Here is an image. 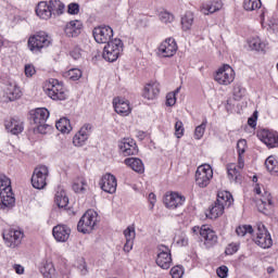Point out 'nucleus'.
Wrapping results in <instances>:
<instances>
[{"instance_id": "obj_1", "label": "nucleus", "mask_w": 278, "mask_h": 278, "mask_svg": "<svg viewBox=\"0 0 278 278\" xmlns=\"http://www.w3.org/2000/svg\"><path fill=\"white\" fill-rule=\"evenodd\" d=\"M15 203L12 180L4 174H0V210H12Z\"/></svg>"}, {"instance_id": "obj_2", "label": "nucleus", "mask_w": 278, "mask_h": 278, "mask_svg": "<svg viewBox=\"0 0 278 278\" xmlns=\"http://www.w3.org/2000/svg\"><path fill=\"white\" fill-rule=\"evenodd\" d=\"M51 47V36L47 31L40 30L30 35L27 40V48L31 53H42V49Z\"/></svg>"}, {"instance_id": "obj_3", "label": "nucleus", "mask_w": 278, "mask_h": 278, "mask_svg": "<svg viewBox=\"0 0 278 278\" xmlns=\"http://www.w3.org/2000/svg\"><path fill=\"white\" fill-rule=\"evenodd\" d=\"M45 92L52 101H66L68 99L64 83L55 78H50L46 83Z\"/></svg>"}, {"instance_id": "obj_4", "label": "nucleus", "mask_w": 278, "mask_h": 278, "mask_svg": "<svg viewBox=\"0 0 278 278\" xmlns=\"http://www.w3.org/2000/svg\"><path fill=\"white\" fill-rule=\"evenodd\" d=\"M97 223H99V213L94 210H88L80 217L77 224V231L79 233H92L94 227H97Z\"/></svg>"}, {"instance_id": "obj_5", "label": "nucleus", "mask_w": 278, "mask_h": 278, "mask_svg": "<svg viewBox=\"0 0 278 278\" xmlns=\"http://www.w3.org/2000/svg\"><path fill=\"white\" fill-rule=\"evenodd\" d=\"M124 48L125 43H123V40L118 38L112 39L104 47L102 56L106 62H116L121 58Z\"/></svg>"}, {"instance_id": "obj_6", "label": "nucleus", "mask_w": 278, "mask_h": 278, "mask_svg": "<svg viewBox=\"0 0 278 278\" xmlns=\"http://www.w3.org/2000/svg\"><path fill=\"white\" fill-rule=\"evenodd\" d=\"M49 177V167L47 165H38L35 167L30 184L35 190H45L47 188V179Z\"/></svg>"}, {"instance_id": "obj_7", "label": "nucleus", "mask_w": 278, "mask_h": 278, "mask_svg": "<svg viewBox=\"0 0 278 278\" xmlns=\"http://www.w3.org/2000/svg\"><path fill=\"white\" fill-rule=\"evenodd\" d=\"M253 242L261 249H270L273 247V236H270V231H268L264 224L257 225Z\"/></svg>"}, {"instance_id": "obj_8", "label": "nucleus", "mask_w": 278, "mask_h": 278, "mask_svg": "<svg viewBox=\"0 0 278 278\" xmlns=\"http://www.w3.org/2000/svg\"><path fill=\"white\" fill-rule=\"evenodd\" d=\"M214 178V170L208 164L201 165L195 172V185L199 188H207Z\"/></svg>"}, {"instance_id": "obj_9", "label": "nucleus", "mask_w": 278, "mask_h": 278, "mask_svg": "<svg viewBox=\"0 0 278 278\" xmlns=\"http://www.w3.org/2000/svg\"><path fill=\"white\" fill-rule=\"evenodd\" d=\"M256 137L267 149H278V132L268 128L256 130Z\"/></svg>"}, {"instance_id": "obj_10", "label": "nucleus", "mask_w": 278, "mask_h": 278, "mask_svg": "<svg viewBox=\"0 0 278 278\" xmlns=\"http://www.w3.org/2000/svg\"><path fill=\"white\" fill-rule=\"evenodd\" d=\"M23 236H25L23 231L16 230L14 228L5 229L2 232L4 244H7L9 249H16L21 247V242H23Z\"/></svg>"}, {"instance_id": "obj_11", "label": "nucleus", "mask_w": 278, "mask_h": 278, "mask_svg": "<svg viewBox=\"0 0 278 278\" xmlns=\"http://www.w3.org/2000/svg\"><path fill=\"white\" fill-rule=\"evenodd\" d=\"M156 265L163 270H168L170 266H173V255L170 254V249L167 245L160 244L157 247V255H156Z\"/></svg>"}, {"instance_id": "obj_12", "label": "nucleus", "mask_w": 278, "mask_h": 278, "mask_svg": "<svg viewBox=\"0 0 278 278\" xmlns=\"http://www.w3.org/2000/svg\"><path fill=\"white\" fill-rule=\"evenodd\" d=\"M233 79H236V72H233V68L229 64H225L217 70L215 81L220 84V86H229V84L233 83Z\"/></svg>"}, {"instance_id": "obj_13", "label": "nucleus", "mask_w": 278, "mask_h": 278, "mask_svg": "<svg viewBox=\"0 0 278 278\" xmlns=\"http://www.w3.org/2000/svg\"><path fill=\"white\" fill-rule=\"evenodd\" d=\"M92 36L98 45H108V42H112L114 29L110 26H98L93 28Z\"/></svg>"}, {"instance_id": "obj_14", "label": "nucleus", "mask_w": 278, "mask_h": 278, "mask_svg": "<svg viewBox=\"0 0 278 278\" xmlns=\"http://www.w3.org/2000/svg\"><path fill=\"white\" fill-rule=\"evenodd\" d=\"M177 41L175 38H166L157 48L159 58H173L177 53Z\"/></svg>"}, {"instance_id": "obj_15", "label": "nucleus", "mask_w": 278, "mask_h": 278, "mask_svg": "<svg viewBox=\"0 0 278 278\" xmlns=\"http://www.w3.org/2000/svg\"><path fill=\"white\" fill-rule=\"evenodd\" d=\"M163 203L168 210H177L186 203V197L179 194V192H167L163 198Z\"/></svg>"}, {"instance_id": "obj_16", "label": "nucleus", "mask_w": 278, "mask_h": 278, "mask_svg": "<svg viewBox=\"0 0 278 278\" xmlns=\"http://www.w3.org/2000/svg\"><path fill=\"white\" fill-rule=\"evenodd\" d=\"M118 149L124 157H129V155H138V143L131 138H124L118 141Z\"/></svg>"}, {"instance_id": "obj_17", "label": "nucleus", "mask_w": 278, "mask_h": 278, "mask_svg": "<svg viewBox=\"0 0 278 278\" xmlns=\"http://www.w3.org/2000/svg\"><path fill=\"white\" fill-rule=\"evenodd\" d=\"M99 186L103 192H106L108 194H114L116 192L118 181L116 180V176L108 173L102 176Z\"/></svg>"}, {"instance_id": "obj_18", "label": "nucleus", "mask_w": 278, "mask_h": 278, "mask_svg": "<svg viewBox=\"0 0 278 278\" xmlns=\"http://www.w3.org/2000/svg\"><path fill=\"white\" fill-rule=\"evenodd\" d=\"M200 236L203 238L206 249H212V247H216V244H218V235H216V231L206 225L201 227Z\"/></svg>"}, {"instance_id": "obj_19", "label": "nucleus", "mask_w": 278, "mask_h": 278, "mask_svg": "<svg viewBox=\"0 0 278 278\" xmlns=\"http://www.w3.org/2000/svg\"><path fill=\"white\" fill-rule=\"evenodd\" d=\"M92 134V124H85L73 137L74 147H84Z\"/></svg>"}, {"instance_id": "obj_20", "label": "nucleus", "mask_w": 278, "mask_h": 278, "mask_svg": "<svg viewBox=\"0 0 278 278\" xmlns=\"http://www.w3.org/2000/svg\"><path fill=\"white\" fill-rule=\"evenodd\" d=\"M52 236L56 242H68L71 238V227H68V225L59 224L53 227Z\"/></svg>"}, {"instance_id": "obj_21", "label": "nucleus", "mask_w": 278, "mask_h": 278, "mask_svg": "<svg viewBox=\"0 0 278 278\" xmlns=\"http://www.w3.org/2000/svg\"><path fill=\"white\" fill-rule=\"evenodd\" d=\"M113 108L116 114L119 116H129V114H131V105L129 104V100L115 98L113 100Z\"/></svg>"}, {"instance_id": "obj_22", "label": "nucleus", "mask_w": 278, "mask_h": 278, "mask_svg": "<svg viewBox=\"0 0 278 278\" xmlns=\"http://www.w3.org/2000/svg\"><path fill=\"white\" fill-rule=\"evenodd\" d=\"M142 97L148 101H154V99H157V97H160V83L157 81L148 83L143 88Z\"/></svg>"}, {"instance_id": "obj_23", "label": "nucleus", "mask_w": 278, "mask_h": 278, "mask_svg": "<svg viewBox=\"0 0 278 278\" xmlns=\"http://www.w3.org/2000/svg\"><path fill=\"white\" fill-rule=\"evenodd\" d=\"M49 110L46 108L35 109L30 111V121L33 125H45L49 118Z\"/></svg>"}, {"instance_id": "obj_24", "label": "nucleus", "mask_w": 278, "mask_h": 278, "mask_svg": "<svg viewBox=\"0 0 278 278\" xmlns=\"http://www.w3.org/2000/svg\"><path fill=\"white\" fill-rule=\"evenodd\" d=\"M5 129L10 131L13 136H18L23 134V122L18 117H10L4 122Z\"/></svg>"}, {"instance_id": "obj_25", "label": "nucleus", "mask_w": 278, "mask_h": 278, "mask_svg": "<svg viewBox=\"0 0 278 278\" xmlns=\"http://www.w3.org/2000/svg\"><path fill=\"white\" fill-rule=\"evenodd\" d=\"M84 24L80 21L74 20L65 25L64 31L67 38H77L81 34Z\"/></svg>"}, {"instance_id": "obj_26", "label": "nucleus", "mask_w": 278, "mask_h": 278, "mask_svg": "<svg viewBox=\"0 0 278 278\" xmlns=\"http://www.w3.org/2000/svg\"><path fill=\"white\" fill-rule=\"evenodd\" d=\"M243 10H245L247 12L260 10V18L261 21H264L266 9L262 8V0H244Z\"/></svg>"}, {"instance_id": "obj_27", "label": "nucleus", "mask_w": 278, "mask_h": 278, "mask_svg": "<svg viewBox=\"0 0 278 278\" xmlns=\"http://www.w3.org/2000/svg\"><path fill=\"white\" fill-rule=\"evenodd\" d=\"M35 12L36 15L42 21H49V18L53 16L47 1H40L36 7Z\"/></svg>"}, {"instance_id": "obj_28", "label": "nucleus", "mask_w": 278, "mask_h": 278, "mask_svg": "<svg viewBox=\"0 0 278 278\" xmlns=\"http://www.w3.org/2000/svg\"><path fill=\"white\" fill-rule=\"evenodd\" d=\"M215 202L223 205L224 210L229 208L233 205V195L229 191H218Z\"/></svg>"}, {"instance_id": "obj_29", "label": "nucleus", "mask_w": 278, "mask_h": 278, "mask_svg": "<svg viewBox=\"0 0 278 278\" xmlns=\"http://www.w3.org/2000/svg\"><path fill=\"white\" fill-rule=\"evenodd\" d=\"M228 179L230 181H235V184H242V173L240 168L236 166V163H229L226 166Z\"/></svg>"}, {"instance_id": "obj_30", "label": "nucleus", "mask_w": 278, "mask_h": 278, "mask_svg": "<svg viewBox=\"0 0 278 278\" xmlns=\"http://www.w3.org/2000/svg\"><path fill=\"white\" fill-rule=\"evenodd\" d=\"M225 214V208L223 204H218L217 201H215L213 204L210 205L208 210L206 211V218H210L211 220H216V218H220Z\"/></svg>"}, {"instance_id": "obj_31", "label": "nucleus", "mask_w": 278, "mask_h": 278, "mask_svg": "<svg viewBox=\"0 0 278 278\" xmlns=\"http://www.w3.org/2000/svg\"><path fill=\"white\" fill-rule=\"evenodd\" d=\"M124 164L139 175H142V173H144V163H142V160H140L139 157H127L124 160Z\"/></svg>"}, {"instance_id": "obj_32", "label": "nucleus", "mask_w": 278, "mask_h": 278, "mask_svg": "<svg viewBox=\"0 0 278 278\" xmlns=\"http://www.w3.org/2000/svg\"><path fill=\"white\" fill-rule=\"evenodd\" d=\"M5 94L9 101H16L20 97H23V91H21V87H18L16 83H9L7 86Z\"/></svg>"}, {"instance_id": "obj_33", "label": "nucleus", "mask_w": 278, "mask_h": 278, "mask_svg": "<svg viewBox=\"0 0 278 278\" xmlns=\"http://www.w3.org/2000/svg\"><path fill=\"white\" fill-rule=\"evenodd\" d=\"M54 203L60 210H64L68 205V197L64 189L59 188L54 195Z\"/></svg>"}, {"instance_id": "obj_34", "label": "nucleus", "mask_w": 278, "mask_h": 278, "mask_svg": "<svg viewBox=\"0 0 278 278\" xmlns=\"http://www.w3.org/2000/svg\"><path fill=\"white\" fill-rule=\"evenodd\" d=\"M48 7L50 8V12L53 16H62L64 14V3L60 0H49Z\"/></svg>"}, {"instance_id": "obj_35", "label": "nucleus", "mask_w": 278, "mask_h": 278, "mask_svg": "<svg viewBox=\"0 0 278 278\" xmlns=\"http://www.w3.org/2000/svg\"><path fill=\"white\" fill-rule=\"evenodd\" d=\"M249 47L252 51H257V53H266V42L262 41L260 37H252L249 40Z\"/></svg>"}, {"instance_id": "obj_36", "label": "nucleus", "mask_w": 278, "mask_h": 278, "mask_svg": "<svg viewBox=\"0 0 278 278\" xmlns=\"http://www.w3.org/2000/svg\"><path fill=\"white\" fill-rule=\"evenodd\" d=\"M55 127L58 131H61V134H71L73 130V126H71V119L66 117L60 118L56 122Z\"/></svg>"}, {"instance_id": "obj_37", "label": "nucleus", "mask_w": 278, "mask_h": 278, "mask_svg": "<svg viewBox=\"0 0 278 278\" xmlns=\"http://www.w3.org/2000/svg\"><path fill=\"white\" fill-rule=\"evenodd\" d=\"M265 166L270 175L278 177V160L275 156H268L265 161Z\"/></svg>"}, {"instance_id": "obj_38", "label": "nucleus", "mask_w": 278, "mask_h": 278, "mask_svg": "<svg viewBox=\"0 0 278 278\" xmlns=\"http://www.w3.org/2000/svg\"><path fill=\"white\" fill-rule=\"evenodd\" d=\"M245 96H247V88H244L242 84L236 83L232 89V97L235 101H242V99H244Z\"/></svg>"}, {"instance_id": "obj_39", "label": "nucleus", "mask_w": 278, "mask_h": 278, "mask_svg": "<svg viewBox=\"0 0 278 278\" xmlns=\"http://www.w3.org/2000/svg\"><path fill=\"white\" fill-rule=\"evenodd\" d=\"M84 76V73L79 68H71L70 71L65 72L64 77L66 79H70L71 81H79L81 77Z\"/></svg>"}, {"instance_id": "obj_40", "label": "nucleus", "mask_w": 278, "mask_h": 278, "mask_svg": "<svg viewBox=\"0 0 278 278\" xmlns=\"http://www.w3.org/2000/svg\"><path fill=\"white\" fill-rule=\"evenodd\" d=\"M40 273L45 278H52L53 275H55V267L53 266V263L46 262L40 268Z\"/></svg>"}, {"instance_id": "obj_41", "label": "nucleus", "mask_w": 278, "mask_h": 278, "mask_svg": "<svg viewBox=\"0 0 278 278\" xmlns=\"http://www.w3.org/2000/svg\"><path fill=\"white\" fill-rule=\"evenodd\" d=\"M194 23V15L192 12H186L185 15L181 17V25L182 29L185 31H188L192 27V24Z\"/></svg>"}, {"instance_id": "obj_42", "label": "nucleus", "mask_w": 278, "mask_h": 278, "mask_svg": "<svg viewBox=\"0 0 278 278\" xmlns=\"http://www.w3.org/2000/svg\"><path fill=\"white\" fill-rule=\"evenodd\" d=\"M236 233L237 236H241V238H244L247 233H249L250 236H253V233H255V230L251 225H242L236 228Z\"/></svg>"}, {"instance_id": "obj_43", "label": "nucleus", "mask_w": 278, "mask_h": 278, "mask_svg": "<svg viewBox=\"0 0 278 278\" xmlns=\"http://www.w3.org/2000/svg\"><path fill=\"white\" fill-rule=\"evenodd\" d=\"M206 128H207V119H203L201 125L195 127V130H194L195 140H201V138H203V136L205 135Z\"/></svg>"}, {"instance_id": "obj_44", "label": "nucleus", "mask_w": 278, "mask_h": 278, "mask_svg": "<svg viewBox=\"0 0 278 278\" xmlns=\"http://www.w3.org/2000/svg\"><path fill=\"white\" fill-rule=\"evenodd\" d=\"M181 88H177L175 91L166 94V105L167 108H173L177 103V94H179Z\"/></svg>"}, {"instance_id": "obj_45", "label": "nucleus", "mask_w": 278, "mask_h": 278, "mask_svg": "<svg viewBox=\"0 0 278 278\" xmlns=\"http://www.w3.org/2000/svg\"><path fill=\"white\" fill-rule=\"evenodd\" d=\"M206 10L210 14H214V12H218L219 10H223V1L216 0L206 4Z\"/></svg>"}, {"instance_id": "obj_46", "label": "nucleus", "mask_w": 278, "mask_h": 278, "mask_svg": "<svg viewBox=\"0 0 278 278\" xmlns=\"http://www.w3.org/2000/svg\"><path fill=\"white\" fill-rule=\"evenodd\" d=\"M270 207H273V200L270 198H268L267 201L261 199V204H258V212L266 214Z\"/></svg>"}, {"instance_id": "obj_47", "label": "nucleus", "mask_w": 278, "mask_h": 278, "mask_svg": "<svg viewBox=\"0 0 278 278\" xmlns=\"http://www.w3.org/2000/svg\"><path fill=\"white\" fill-rule=\"evenodd\" d=\"M186 129L184 128V122L182 121H177L175 123V136L176 138H184V132Z\"/></svg>"}, {"instance_id": "obj_48", "label": "nucleus", "mask_w": 278, "mask_h": 278, "mask_svg": "<svg viewBox=\"0 0 278 278\" xmlns=\"http://www.w3.org/2000/svg\"><path fill=\"white\" fill-rule=\"evenodd\" d=\"M124 236L126 238V240H136V227L134 226H128L125 230H124Z\"/></svg>"}, {"instance_id": "obj_49", "label": "nucleus", "mask_w": 278, "mask_h": 278, "mask_svg": "<svg viewBox=\"0 0 278 278\" xmlns=\"http://www.w3.org/2000/svg\"><path fill=\"white\" fill-rule=\"evenodd\" d=\"M159 18H160V21H162V23H173L175 17L168 11H162L159 14Z\"/></svg>"}, {"instance_id": "obj_50", "label": "nucleus", "mask_w": 278, "mask_h": 278, "mask_svg": "<svg viewBox=\"0 0 278 278\" xmlns=\"http://www.w3.org/2000/svg\"><path fill=\"white\" fill-rule=\"evenodd\" d=\"M172 278H182L184 277V267L176 265L170 269Z\"/></svg>"}, {"instance_id": "obj_51", "label": "nucleus", "mask_w": 278, "mask_h": 278, "mask_svg": "<svg viewBox=\"0 0 278 278\" xmlns=\"http://www.w3.org/2000/svg\"><path fill=\"white\" fill-rule=\"evenodd\" d=\"M86 179H81L79 182H74L72 188L74 192H86Z\"/></svg>"}, {"instance_id": "obj_52", "label": "nucleus", "mask_w": 278, "mask_h": 278, "mask_svg": "<svg viewBox=\"0 0 278 278\" xmlns=\"http://www.w3.org/2000/svg\"><path fill=\"white\" fill-rule=\"evenodd\" d=\"M216 273L217 277L227 278L229 277V267H227L226 265H222L217 268Z\"/></svg>"}, {"instance_id": "obj_53", "label": "nucleus", "mask_w": 278, "mask_h": 278, "mask_svg": "<svg viewBox=\"0 0 278 278\" xmlns=\"http://www.w3.org/2000/svg\"><path fill=\"white\" fill-rule=\"evenodd\" d=\"M238 155H244L247 153V140L241 139L237 143Z\"/></svg>"}, {"instance_id": "obj_54", "label": "nucleus", "mask_w": 278, "mask_h": 278, "mask_svg": "<svg viewBox=\"0 0 278 278\" xmlns=\"http://www.w3.org/2000/svg\"><path fill=\"white\" fill-rule=\"evenodd\" d=\"M67 12H68V14H72V15L79 14V3H77V2L70 3L67 5Z\"/></svg>"}, {"instance_id": "obj_55", "label": "nucleus", "mask_w": 278, "mask_h": 278, "mask_svg": "<svg viewBox=\"0 0 278 278\" xmlns=\"http://www.w3.org/2000/svg\"><path fill=\"white\" fill-rule=\"evenodd\" d=\"M240 249V247L236 243H230L227 245L226 250H225V254L226 255H233L235 253H238V250Z\"/></svg>"}, {"instance_id": "obj_56", "label": "nucleus", "mask_w": 278, "mask_h": 278, "mask_svg": "<svg viewBox=\"0 0 278 278\" xmlns=\"http://www.w3.org/2000/svg\"><path fill=\"white\" fill-rule=\"evenodd\" d=\"M24 73L26 77H34V75H36V67L33 64H26Z\"/></svg>"}, {"instance_id": "obj_57", "label": "nucleus", "mask_w": 278, "mask_h": 278, "mask_svg": "<svg viewBox=\"0 0 278 278\" xmlns=\"http://www.w3.org/2000/svg\"><path fill=\"white\" fill-rule=\"evenodd\" d=\"M248 125L255 129L257 127V111H255L251 117L248 118Z\"/></svg>"}, {"instance_id": "obj_58", "label": "nucleus", "mask_w": 278, "mask_h": 278, "mask_svg": "<svg viewBox=\"0 0 278 278\" xmlns=\"http://www.w3.org/2000/svg\"><path fill=\"white\" fill-rule=\"evenodd\" d=\"M71 58H73V60H79V58H81V49L80 48H74L71 52H70Z\"/></svg>"}, {"instance_id": "obj_59", "label": "nucleus", "mask_w": 278, "mask_h": 278, "mask_svg": "<svg viewBox=\"0 0 278 278\" xmlns=\"http://www.w3.org/2000/svg\"><path fill=\"white\" fill-rule=\"evenodd\" d=\"M268 27L273 31H278V18L271 17L268 22Z\"/></svg>"}, {"instance_id": "obj_60", "label": "nucleus", "mask_w": 278, "mask_h": 278, "mask_svg": "<svg viewBox=\"0 0 278 278\" xmlns=\"http://www.w3.org/2000/svg\"><path fill=\"white\" fill-rule=\"evenodd\" d=\"M150 137L151 135L149 132L143 130H137L136 138H138L140 142H142V140H144L146 138H150Z\"/></svg>"}, {"instance_id": "obj_61", "label": "nucleus", "mask_w": 278, "mask_h": 278, "mask_svg": "<svg viewBox=\"0 0 278 278\" xmlns=\"http://www.w3.org/2000/svg\"><path fill=\"white\" fill-rule=\"evenodd\" d=\"M131 249H134V241L131 240H126V243L124 244V249L123 251L125 253H129L131 251Z\"/></svg>"}, {"instance_id": "obj_62", "label": "nucleus", "mask_w": 278, "mask_h": 278, "mask_svg": "<svg viewBox=\"0 0 278 278\" xmlns=\"http://www.w3.org/2000/svg\"><path fill=\"white\" fill-rule=\"evenodd\" d=\"M37 126V131L39 134H47V129H49V125L47 124H36Z\"/></svg>"}, {"instance_id": "obj_63", "label": "nucleus", "mask_w": 278, "mask_h": 278, "mask_svg": "<svg viewBox=\"0 0 278 278\" xmlns=\"http://www.w3.org/2000/svg\"><path fill=\"white\" fill-rule=\"evenodd\" d=\"M238 168L242 170L244 168V155H238Z\"/></svg>"}, {"instance_id": "obj_64", "label": "nucleus", "mask_w": 278, "mask_h": 278, "mask_svg": "<svg viewBox=\"0 0 278 278\" xmlns=\"http://www.w3.org/2000/svg\"><path fill=\"white\" fill-rule=\"evenodd\" d=\"M14 270L17 275H23V273H25V268L22 265H18V264L14 265Z\"/></svg>"}]
</instances>
